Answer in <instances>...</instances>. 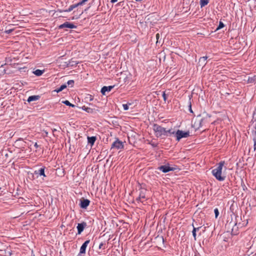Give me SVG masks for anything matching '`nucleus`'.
<instances>
[{
  "instance_id": "nucleus-1",
  "label": "nucleus",
  "mask_w": 256,
  "mask_h": 256,
  "mask_svg": "<svg viewBox=\"0 0 256 256\" xmlns=\"http://www.w3.org/2000/svg\"><path fill=\"white\" fill-rule=\"evenodd\" d=\"M225 164L224 161L220 162L217 166V167L213 169L212 171V176L219 181H224L225 178V176H222V168Z\"/></svg>"
},
{
  "instance_id": "nucleus-2",
  "label": "nucleus",
  "mask_w": 256,
  "mask_h": 256,
  "mask_svg": "<svg viewBox=\"0 0 256 256\" xmlns=\"http://www.w3.org/2000/svg\"><path fill=\"white\" fill-rule=\"evenodd\" d=\"M153 130L154 132L156 137L157 138H160L162 136H166V128L158 124H154Z\"/></svg>"
},
{
  "instance_id": "nucleus-3",
  "label": "nucleus",
  "mask_w": 256,
  "mask_h": 256,
  "mask_svg": "<svg viewBox=\"0 0 256 256\" xmlns=\"http://www.w3.org/2000/svg\"><path fill=\"white\" fill-rule=\"evenodd\" d=\"M190 136V132H184L182 130H178L176 132V140L178 142L182 138H186Z\"/></svg>"
},
{
  "instance_id": "nucleus-4",
  "label": "nucleus",
  "mask_w": 256,
  "mask_h": 256,
  "mask_svg": "<svg viewBox=\"0 0 256 256\" xmlns=\"http://www.w3.org/2000/svg\"><path fill=\"white\" fill-rule=\"evenodd\" d=\"M146 190L143 188H140L139 192V196L136 198V201L138 202H142L143 203L144 201L146 200Z\"/></svg>"
},
{
  "instance_id": "nucleus-5",
  "label": "nucleus",
  "mask_w": 256,
  "mask_h": 256,
  "mask_svg": "<svg viewBox=\"0 0 256 256\" xmlns=\"http://www.w3.org/2000/svg\"><path fill=\"white\" fill-rule=\"evenodd\" d=\"M158 169L160 171H162L164 173H166L170 171H174L176 170V168L173 167H170L169 164L162 165L159 166Z\"/></svg>"
},
{
  "instance_id": "nucleus-6",
  "label": "nucleus",
  "mask_w": 256,
  "mask_h": 256,
  "mask_svg": "<svg viewBox=\"0 0 256 256\" xmlns=\"http://www.w3.org/2000/svg\"><path fill=\"white\" fill-rule=\"evenodd\" d=\"M123 148L124 144L118 138L112 144L111 146V149L116 148L117 150H120Z\"/></svg>"
},
{
  "instance_id": "nucleus-7",
  "label": "nucleus",
  "mask_w": 256,
  "mask_h": 256,
  "mask_svg": "<svg viewBox=\"0 0 256 256\" xmlns=\"http://www.w3.org/2000/svg\"><path fill=\"white\" fill-rule=\"evenodd\" d=\"M76 28V26L74 24L72 23H70L69 22H65L64 24H60L59 26V28L62 29L64 28Z\"/></svg>"
},
{
  "instance_id": "nucleus-8",
  "label": "nucleus",
  "mask_w": 256,
  "mask_h": 256,
  "mask_svg": "<svg viewBox=\"0 0 256 256\" xmlns=\"http://www.w3.org/2000/svg\"><path fill=\"white\" fill-rule=\"evenodd\" d=\"M90 204V200L88 199H82L80 200V206L82 208L86 209Z\"/></svg>"
},
{
  "instance_id": "nucleus-9",
  "label": "nucleus",
  "mask_w": 256,
  "mask_h": 256,
  "mask_svg": "<svg viewBox=\"0 0 256 256\" xmlns=\"http://www.w3.org/2000/svg\"><path fill=\"white\" fill-rule=\"evenodd\" d=\"M86 226V223L82 222L79 223L77 226L78 234H80L84 230V228Z\"/></svg>"
},
{
  "instance_id": "nucleus-10",
  "label": "nucleus",
  "mask_w": 256,
  "mask_h": 256,
  "mask_svg": "<svg viewBox=\"0 0 256 256\" xmlns=\"http://www.w3.org/2000/svg\"><path fill=\"white\" fill-rule=\"evenodd\" d=\"M114 86H103L100 90L101 93L103 95H106V92H110L114 88Z\"/></svg>"
},
{
  "instance_id": "nucleus-11",
  "label": "nucleus",
  "mask_w": 256,
  "mask_h": 256,
  "mask_svg": "<svg viewBox=\"0 0 256 256\" xmlns=\"http://www.w3.org/2000/svg\"><path fill=\"white\" fill-rule=\"evenodd\" d=\"M90 242V240H86V241H85L83 243V244H82V246H81V247L80 248V253H84V254L86 253V248Z\"/></svg>"
},
{
  "instance_id": "nucleus-12",
  "label": "nucleus",
  "mask_w": 256,
  "mask_h": 256,
  "mask_svg": "<svg viewBox=\"0 0 256 256\" xmlns=\"http://www.w3.org/2000/svg\"><path fill=\"white\" fill-rule=\"evenodd\" d=\"M45 167L43 166L38 170H35L34 174H37L38 176H43L46 177V176L44 174Z\"/></svg>"
},
{
  "instance_id": "nucleus-13",
  "label": "nucleus",
  "mask_w": 256,
  "mask_h": 256,
  "mask_svg": "<svg viewBox=\"0 0 256 256\" xmlns=\"http://www.w3.org/2000/svg\"><path fill=\"white\" fill-rule=\"evenodd\" d=\"M40 96H36V95H34V96H30L28 98V99L27 100V101L28 102H32V101H36V100H38L40 99Z\"/></svg>"
},
{
  "instance_id": "nucleus-14",
  "label": "nucleus",
  "mask_w": 256,
  "mask_h": 256,
  "mask_svg": "<svg viewBox=\"0 0 256 256\" xmlns=\"http://www.w3.org/2000/svg\"><path fill=\"white\" fill-rule=\"evenodd\" d=\"M96 140V136H88V144H90L91 146H92L94 144Z\"/></svg>"
},
{
  "instance_id": "nucleus-15",
  "label": "nucleus",
  "mask_w": 256,
  "mask_h": 256,
  "mask_svg": "<svg viewBox=\"0 0 256 256\" xmlns=\"http://www.w3.org/2000/svg\"><path fill=\"white\" fill-rule=\"evenodd\" d=\"M78 6V4H72V5H70L68 9H66V10H60V12H71L74 8H77Z\"/></svg>"
},
{
  "instance_id": "nucleus-16",
  "label": "nucleus",
  "mask_w": 256,
  "mask_h": 256,
  "mask_svg": "<svg viewBox=\"0 0 256 256\" xmlns=\"http://www.w3.org/2000/svg\"><path fill=\"white\" fill-rule=\"evenodd\" d=\"M81 108L84 110L85 112L90 113V114H92L94 112V110L93 108H88V106H82Z\"/></svg>"
},
{
  "instance_id": "nucleus-17",
  "label": "nucleus",
  "mask_w": 256,
  "mask_h": 256,
  "mask_svg": "<svg viewBox=\"0 0 256 256\" xmlns=\"http://www.w3.org/2000/svg\"><path fill=\"white\" fill-rule=\"evenodd\" d=\"M247 82L248 83H254L256 82V76H249L248 78Z\"/></svg>"
},
{
  "instance_id": "nucleus-18",
  "label": "nucleus",
  "mask_w": 256,
  "mask_h": 256,
  "mask_svg": "<svg viewBox=\"0 0 256 256\" xmlns=\"http://www.w3.org/2000/svg\"><path fill=\"white\" fill-rule=\"evenodd\" d=\"M44 72V70H36L33 72V73L36 76H40Z\"/></svg>"
},
{
  "instance_id": "nucleus-19",
  "label": "nucleus",
  "mask_w": 256,
  "mask_h": 256,
  "mask_svg": "<svg viewBox=\"0 0 256 256\" xmlns=\"http://www.w3.org/2000/svg\"><path fill=\"white\" fill-rule=\"evenodd\" d=\"M66 86H67V85L66 84H62V86H60V88L56 89L54 91L58 93L62 91L63 90L66 88Z\"/></svg>"
},
{
  "instance_id": "nucleus-20",
  "label": "nucleus",
  "mask_w": 256,
  "mask_h": 256,
  "mask_svg": "<svg viewBox=\"0 0 256 256\" xmlns=\"http://www.w3.org/2000/svg\"><path fill=\"white\" fill-rule=\"evenodd\" d=\"M209 2V0H200V6L201 8L207 5Z\"/></svg>"
},
{
  "instance_id": "nucleus-21",
  "label": "nucleus",
  "mask_w": 256,
  "mask_h": 256,
  "mask_svg": "<svg viewBox=\"0 0 256 256\" xmlns=\"http://www.w3.org/2000/svg\"><path fill=\"white\" fill-rule=\"evenodd\" d=\"M200 227H198V228H194V226H193V230H192V236L194 238V240H196V230H198L200 228Z\"/></svg>"
},
{
  "instance_id": "nucleus-22",
  "label": "nucleus",
  "mask_w": 256,
  "mask_h": 256,
  "mask_svg": "<svg viewBox=\"0 0 256 256\" xmlns=\"http://www.w3.org/2000/svg\"><path fill=\"white\" fill-rule=\"evenodd\" d=\"M166 136H168L169 135H172V134H175L176 135V132L172 130V129H170L168 130H166Z\"/></svg>"
},
{
  "instance_id": "nucleus-23",
  "label": "nucleus",
  "mask_w": 256,
  "mask_h": 256,
  "mask_svg": "<svg viewBox=\"0 0 256 256\" xmlns=\"http://www.w3.org/2000/svg\"><path fill=\"white\" fill-rule=\"evenodd\" d=\"M62 103L65 104L66 105V106H71L72 108H74L75 107V105L71 104L68 100H64L62 102Z\"/></svg>"
},
{
  "instance_id": "nucleus-24",
  "label": "nucleus",
  "mask_w": 256,
  "mask_h": 256,
  "mask_svg": "<svg viewBox=\"0 0 256 256\" xmlns=\"http://www.w3.org/2000/svg\"><path fill=\"white\" fill-rule=\"evenodd\" d=\"M208 57L206 56L201 57L200 58L199 62H202L204 65L206 64V60H207Z\"/></svg>"
},
{
  "instance_id": "nucleus-25",
  "label": "nucleus",
  "mask_w": 256,
  "mask_h": 256,
  "mask_svg": "<svg viewBox=\"0 0 256 256\" xmlns=\"http://www.w3.org/2000/svg\"><path fill=\"white\" fill-rule=\"evenodd\" d=\"M106 248L105 242H102L100 244L98 248L100 250H104Z\"/></svg>"
},
{
  "instance_id": "nucleus-26",
  "label": "nucleus",
  "mask_w": 256,
  "mask_h": 256,
  "mask_svg": "<svg viewBox=\"0 0 256 256\" xmlns=\"http://www.w3.org/2000/svg\"><path fill=\"white\" fill-rule=\"evenodd\" d=\"M74 80H69L67 82V85L72 88L74 86Z\"/></svg>"
},
{
  "instance_id": "nucleus-27",
  "label": "nucleus",
  "mask_w": 256,
  "mask_h": 256,
  "mask_svg": "<svg viewBox=\"0 0 256 256\" xmlns=\"http://www.w3.org/2000/svg\"><path fill=\"white\" fill-rule=\"evenodd\" d=\"M224 26V23L222 22H220L218 26L216 28V30H220V29L223 28Z\"/></svg>"
},
{
  "instance_id": "nucleus-28",
  "label": "nucleus",
  "mask_w": 256,
  "mask_h": 256,
  "mask_svg": "<svg viewBox=\"0 0 256 256\" xmlns=\"http://www.w3.org/2000/svg\"><path fill=\"white\" fill-rule=\"evenodd\" d=\"M252 120L256 121V106L254 108V110L253 112Z\"/></svg>"
},
{
  "instance_id": "nucleus-29",
  "label": "nucleus",
  "mask_w": 256,
  "mask_h": 256,
  "mask_svg": "<svg viewBox=\"0 0 256 256\" xmlns=\"http://www.w3.org/2000/svg\"><path fill=\"white\" fill-rule=\"evenodd\" d=\"M254 141V151L256 150V136L253 138Z\"/></svg>"
},
{
  "instance_id": "nucleus-30",
  "label": "nucleus",
  "mask_w": 256,
  "mask_h": 256,
  "mask_svg": "<svg viewBox=\"0 0 256 256\" xmlns=\"http://www.w3.org/2000/svg\"><path fill=\"white\" fill-rule=\"evenodd\" d=\"M88 0H82V1L80 2H79L77 3L78 6H81L84 3H85L86 2H87Z\"/></svg>"
},
{
  "instance_id": "nucleus-31",
  "label": "nucleus",
  "mask_w": 256,
  "mask_h": 256,
  "mask_svg": "<svg viewBox=\"0 0 256 256\" xmlns=\"http://www.w3.org/2000/svg\"><path fill=\"white\" fill-rule=\"evenodd\" d=\"M88 0H82V1L80 2H79L77 3L78 6H81L84 3H85L86 2H87Z\"/></svg>"
},
{
  "instance_id": "nucleus-32",
  "label": "nucleus",
  "mask_w": 256,
  "mask_h": 256,
  "mask_svg": "<svg viewBox=\"0 0 256 256\" xmlns=\"http://www.w3.org/2000/svg\"><path fill=\"white\" fill-rule=\"evenodd\" d=\"M88 0H82V1L80 2H79L77 3L78 6H81L84 3H85L86 2H87Z\"/></svg>"
},
{
  "instance_id": "nucleus-33",
  "label": "nucleus",
  "mask_w": 256,
  "mask_h": 256,
  "mask_svg": "<svg viewBox=\"0 0 256 256\" xmlns=\"http://www.w3.org/2000/svg\"><path fill=\"white\" fill-rule=\"evenodd\" d=\"M214 214H215V216L216 218L218 216V214H219V212H218V209L216 208H215L214 210Z\"/></svg>"
},
{
  "instance_id": "nucleus-34",
  "label": "nucleus",
  "mask_w": 256,
  "mask_h": 256,
  "mask_svg": "<svg viewBox=\"0 0 256 256\" xmlns=\"http://www.w3.org/2000/svg\"><path fill=\"white\" fill-rule=\"evenodd\" d=\"M122 107L124 108V110H128V104H123Z\"/></svg>"
},
{
  "instance_id": "nucleus-35",
  "label": "nucleus",
  "mask_w": 256,
  "mask_h": 256,
  "mask_svg": "<svg viewBox=\"0 0 256 256\" xmlns=\"http://www.w3.org/2000/svg\"><path fill=\"white\" fill-rule=\"evenodd\" d=\"M162 96V98H163L164 100V102H166L167 98H166V94L164 92H163Z\"/></svg>"
},
{
  "instance_id": "nucleus-36",
  "label": "nucleus",
  "mask_w": 256,
  "mask_h": 256,
  "mask_svg": "<svg viewBox=\"0 0 256 256\" xmlns=\"http://www.w3.org/2000/svg\"><path fill=\"white\" fill-rule=\"evenodd\" d=\"M13 31L12 29L6 30L5 32L7 34H10Z\"/></svg>"
},
{
  "instance_id": "nucleus-37",
  "label": "nucleus",
  "mask_w": 256,
  "mask_h": 256,
  "mask_svg": "<svg viewBox=\"0 0 256 256\" xmlns=\"http://www.w3.org/2000/svg\"><path fill=\"white\" fill-rule=\"evenodd\" d=\"M203 120H204V118H202V119L199 121L198 128L201 127V126H202V122Z\"/></svg>"
},
{
  "instance_id": "nucleus-38",
  "label": "nucleus",
  "mask_w": 256,
  "mask_h": 256,
  "mask_svg": "<svg viewBox=\"0 0 256 256\" xmlns=\"http://www.w3.org/2000/svg\"><path fill=\"white\" fill-rule=\"evenodd\" d=\"M57 131V130L56 128H53L52 129V132L53 133V136H55L54 132Z\"/></svg>"
},
{
  "instance_id": "nucleus-39",
  "label": "nucleus",
  "mask_w": 256,
  "mask_h": 256,
  "mask_svg": "<svg viewBox=\"0 0 256 256\" xmlns=\"http://www.w3.org/2000/svg\"><path fill=\"white\" fill-rule=\"evenodd\" d=\"M189 111L191 113H192L193 112L192 110V106H191V104H190V106H189Z\"/></svg>"
},
{
  "instance_id": "nucleus-40",
  "label": "nucleus",
  "mask_w": 256,
  "mask_h": 256,
  "mask_svg": "<svg viewBox=\"0 0 256 256\" xmlns=\"http://www.w3.org/2000/svg\"><path fill=\"white\" fill-rule=\"evenodd\" d=\"M34 146L37 148L39 147V145L36 142L34 144Z\"/></svg>"
},
{
  "instance_id": "nucleus-41",
  "label": "nucleus",
  "mask_w": 256,
  "mask_h": 256,
  "mask_svg": "<svg viewBox=\"0 0 256 256\" xmlns=\"http://www.w3.org/2000/svg\"><path fill=\"white\" fill-rule=\"evenodd\" d=\"M118 0H111L110 2L113 4L116 2Z\"/></svg>"
},
{
  "instance_id": "nucleus-42",
  "label": "nucleus",
  "mask_w": 256,
  "mask_h": 256,
  "mask_svg": "<svg viewBox=\"0 0 256 256\" xmlns=\"http://www.w3.org/2000/svg\"><path fill=\"white\" fill-rule=\"evenodd\" d=\"M151 145H152L153 147H156V146H157V144H151Z\"/></svg>"
},
{
  "instance_id": "nucleus-43",
  "label": "nucleus",
  "mask_w": 256,
  "mask_h": 256,
  "mask_svg": "<svg viewBox=\"0 0 256 256\" xmlns=\"http://www.w3.org/2000/svg\"><path fill=\"white\" fill-rule=\"evenodd\" d=\"M82 254H84V253H80V252L78 253V254L77 255V256H82Z\"/></svg>"
},
{
  "instance_id": "nucleus-44",
  "label": "nucleus",
  "mask_w": 256,
  "mask_h": 256,
  "mask_svg": "<svg viewBox=\"0 0 256 256\" xmlns=\"http://www.w3.org/2000/svg\"><path fill=\"white\" fill-rule=\"evenodd\" d=\"M93 99H94V98L92 96H90V100H92Z\"/></svg>"
},
{
  "instance_id": "nucleus-45",
  "label": "nucleus",
  "mask_w": 256,
  "mask_h": 256,
  "mask_svg": "<svg viewBox=\"0 0 256 256\" xmlns=\"http://www.w3.org/2000/svg\"><path fill=\"white\" fill-rule=\"evenodd\" d=\"M2 243H1V242H0V248H1V246H2ZM2 249H0V251H2Z\"/></svg>"
},
{
  "instance_id": "nucleus-46",
  "label": "nucleus",
  "mask_w": 256,
  "mask_h": 256,
  "mask_svg": "<svg viewBox=\"0 0 256 256\" xmlns=\"http://www.w3.org/2000/svg\"><path fill=\"white\" fill-rule=\"evenodd\" d=\"M156 38H158L159 37V34H156Z\"/></svg>"
},
{
  "instance_id": "nucleus-47",
  "label": "nucleus",
  "mask_w": 256,
  "mask_h": 256,
  "mask_svg": "<svg viewBox=\"0 0 256 256\" xmlns=\"http://www.w3.org/2000/svg\"><path fill=\"white\" fill-rule=\"evenodd\" d=\"M45 133H46V136H48V132H45Z\"/></svg>"
},
{
  "instance_id": "nucleus-48",
  "label": "nucleus",
  "mask_w": 256,
  "mask_h": 256,
  "mask_svg": "<svg viewBox=\"0 0 256 256\" xmlns=\"http://www.w3.org/2000/svg\"><path fill=\"white\" fill-rule=\"evenodd\" d=\"M3 66H4V65H2V66H0V68H2Z\"/></svg>"
},
{
  "instance_id": "nucleus-49",
  "label": "nucleus",
  "mask_w": 256,
  "mask_h": 256,
  "mask_svg": "<svg viewBox=\"0 0 256 256\" xmlns=\"http://www.w3.org/2000/svg\"><path fill=\"white\" fill-rule=\"evenodd\" d=\"M4 72L6 73V70H4Z\"/></svg>"
}]
</instances>
